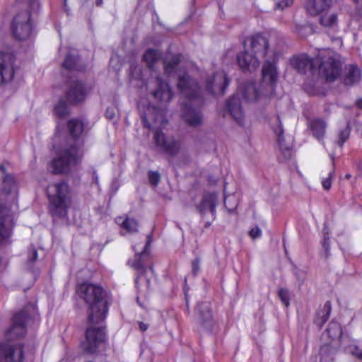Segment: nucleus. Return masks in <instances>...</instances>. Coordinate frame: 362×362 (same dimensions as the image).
<instances>
[{
	"label": "nucleus",
	"mask_w": 362,
	"mask_h": 362,
	"mask_svg": "<svg viewBox=\"0 0 362 362\" xmlns=\"http://www.w3.org/2000/svg\"><path fill=\"white\" fill-rule=\"evenodd\" d=\"M218 204V197L216 193H206L204 194L197 205L204 227L209 228L216 218V206Z\"/></svg>",
	"instance_id": "nucleus-11"
},
{
	"label": "nucleus",
	"mask_w": 362,
	"mask_h": 362,
	"mask_svg": "<svg viewBox=\"0 0 362 362\" xmlns=\"http://www.w3.org/2000/svg\"><path fill=\"white\" fill-rule=\"evenodd\" d=\"M275 1L274 10H283L284 8L291 6L293 0H274Z\"/></svg>",
	"instance_id": "nucleus-40"
},
{
	"label": "nucleus",
	"mask_w": 362,
	"mask_h": 362,
	"mask_svg": "<svg viewBox=\"0 0 362 362\" xmlns=\"http://www.w3.org/2000/svg\"><path fill=\"white\" fill-rule=\"evenodd\" d=\"M192 269L193 274L196 275L199 270V259L198 258L192 262Z\"/></svg>",
	"instance_id": "nucleus-47"
},
{
	"label": "nucleus",
	"mask_w": 362,
	"mask_h": 362,
	"mask_svg": "<svg viewBox=\"0 0 362 362\" xmlns=\"http://www.w3.org/2000/svg\"><path fill=\"white\" fill-rule=\"evenodd\" d=\"M310 128L314 136L318 140L322 139L326 132L327 124L321 119H315L310 122Z\"/></svg>",
	"instance_id": "nucleus-30"
},
{
	"label": "nucleus",
	"mask_w": 362,
	"mask_h": 362,
	"mask_svg": "<svg viewBox=\"0 0 362 362\" xmlns=\"http://www.w3.org/2000/svg\"><path fill=\"white\" fill-rule=\"evenodd\" d=\"M292 66L301 74H310L313 75L317 68V57L310 58L307 54H301L293 57L291 62Z\"/></svg>",
	"instance_id": "nucleus-18"
},
{
	"label": "nucleus",
	"mask_w": 362,
	"mask_h": 362,
	"mask_svg": "<svg viewBox=\"0 0 362 362\" xmlns=\"http://www.w3.org/2000/svg\"><path fill=\"white\" fill-rule=\"evenodd\" d=\"M295 275L300 284H302L305 279V273L302 270L296 269L295 271Z\"/></svg>",
	"instance_id": "nucleus-45"
},
{
	"label": "nucleus",
	"mask_w": 362,
	"mask_h": 362,
	"mask_svg": "<svg viewBox=\"0 0 362 362\" xmlns=\"http://www.w3.org/2000/svg\"><path fill=\"white\" fill-rule=\"evenodd\" d=\"M328 336L332 340L339 339L342 336V329L339 323L332 321L326 329Z\"/></svg>",
	"instance_id": "nucleus-34"
},
{
	"label": "nucleus",
	"mask_w": 362,
	"mask_h": 362,
	"mask_svg": "<svg viewBox=\"0 0 362 362\" xmlns=\"http://www.w3.org/2000/svg\"><path fill=\"white\" fill-rule=\"evenodd\" d=\"M189 288L185 286V299L186 304V312L187 314L189 313V295L188 293Z\"/></svg>",
	"instance_id": "nucleus-46"
},
{
	"label": "nucleus",
	"mask_w": 362,
	"mask_h": 362,
	"mask_svg": "<svg viewBox=\"0 0 362 362\" xmlns=\"http://www.w3.org/2000/svg\"><path fill=\"white\" fill-rule=\"evenodd\" d=\"M229 81V78L224 72L216 73L212 78L207 80L206 88L207 91L212 95L218 93L223 95Z\"/></svg>",
	"instance_id": "nucleus-19"
},
{
	"label": "nucleus",
	"mask_w": 362,
	"mask_h": 362,
	"mask_svg": "<svg viewBox=\"0 0 362 362\" xmlns=\"http://www.w3.org/2000/svg\"><path fill=\"white\" fill-rule=\"evenodd\" d=\"M87 93L88 90L83 83L73 81L66 92V98L69 104L77 105L85 100Z\"/></svg>",
	"instance_id": "nucleus-16"
},
{
	"label": "nucleus",
	"mask_w": 362,
	"mask_h": 362,
	"mask_svg": "<svg viewBox=\"0 0 362 362\" xmlns=\"http://www.w3.org/2000/svg\"><path fill=\"white\" fill-rule=\"evenodd\" d=\"M278 296L281 302L288 307L290 304V295L288 290L284 288H280L278 291Z\"/></svg>",
	"instance_id": "nucleus-38"
},
{
	"label": "nucleus",
	"mask_w": 362,
	"mask_h": 362,
	"mask_svg": "<svg viewBox=\"0 0 362 362\" xmlns=\"http://www.w3.org/2000/svg\"><path fill=\"white\" fill-rule=\"evenodd\" d=\"M103 4V0H95V5L97 6H100Z\"/></svg>",
	"instance_id": "nucleus-56"
},
{
	"label": "nucleus",
	"mask_w": 362,
	"mask_h": 362,
	"mask_svg": "<svg viewBox=\"0 0 362 362\" xmlns=\"http://www.w3.org/2000/svg\"><path fill=\"white\" fill-rule=\"evenodd\" d=\"M249 234L251 236V238H259L261 236L262 231H261V230H260V228L259 227L256 226L255 228H252L250 230Z\"/></svg>",
	"instance_id": "nucleus-44"
},
{
	"label": "nucleus",
	"mask_w": 362,
	"mask_h": 362,
	"mask_svg": "<svg viewBox=\"0 0 362 362\" xmlns=\"http://www.w3.org/2000/svg\"><path fill=\"white\" fill-rule=\"evenodd\" d=\"M237 62L244 72H252L259 66L258 57L247 50L237 55Z\"/></svg>",
	"instance_id": "nucleus-23"
},
{
	"label": "nucleus",
	"mask_w": 362,
	"mask_h": 362,
	"mask_svg": "<svg viewBox=\"0 0 362 362\" xmlns=\"http://www.w3.org/2000/svg\"><path fill=\"white\" fill-rule=\"evenodd\" d=\"M103 322V321L99 323H89L90 325L86 331V339L82 343L83 349L86 352L95 353L99 346L105 341V332Z\"/></svg>",
	"instance_id": "nucleus-10"
},
{
	"label": "nucleus",
	"mask_w": 362,
	"mask_h": 362,
	"mask_svg": "<svg viewBox=\"0 0 362 362\" xmlns=\"http://www.w3.org/2000/svg\"><path fill=\"white\" fill-rule=\"evenodd\" d=\"M71 138L58 151L55 158L50 162L48 169L55 175L68 174L72 168L78 165L83 157V141L80 139L83 131L81 121L72 119L67 124Z\"/></svg>",
	"instance_id": "nucleus-1"
},
{
	"label": "nucleus",
	"mask_w": 362,
	"mask_h": 362,
	"mask_svg": "<svg viewBox=\"0 0 362 362\" xmlns=\"http://www.w3.org/2000/svg\"><path fill=\"white\" fill-rule=\"evenodd\" d=\"M357 105L359 108H362V99H359L357 101Z\"/></svg>",
	"instance_id": "nucleus-58"
},
{
	"label": "nucleus",
	"mask_w": 362,
	"mask_h": 362,
	"mask_svg": "<svg viewBox=\"0 0 362 362\" xmlns=\"http://www.w3.org/2000/svg\"><path fill=\"white\" fill-rule=\"evenodd\" d=\"M225 206L227 207L226 200L224 201Z\"/></svg>",
	"instance_id": "nucleus-61"
},
{
	"label": "nucleus",
	"mask_w": 362,
	"mask_h": 362,
	"mask_svg": "<svg viewBox=\"0 0 362 362\" xmlns=\"http://www.w3.org/2000/svg\"><path fill=\"white\" fill-rule=\"evenodd\" d=\"M177 79H178L177 84V88L181 89V76L180 75H178Z\"/></svg>",
	"instance_id": "nucleus-55"
},
{
	"label": "nucleus",
	"mask_w": 362,
	"mask_h": 362,
	"mask_svg": "<svg viewBox=\"0 0 362 362\" xmlns=\"http://www.w3.org/2000/svg\"><path fill=\"white\" fill-rule=\"evenodd\" d=\"M0 170L3 173V177L5 176V175H7L6 174V167H5V165L4 164H1L0 165Z\"/></svg>",
	"instance_id": "nucleus-54"
},
{
	"label": "nucleus",
	"mask_w": 362,
	"mask_h": 362,
	"mask_svg": "<svg viewBox=\"0 0 362 362\" xmlns=\"http://www.w3.org/2000/svg\"><path fill=\"white\" fill-rule=\"evenodd\" d=\"M141 118L144 127L148 129H151L152 126L163 127L168 122L164 117L163 110L156 106H148Z\"/></svg>",
	"instance_id": "nucleus-14"
},
{
	"label": "nucleus",
	"mask_w": 362,
	"mask_h": 362,
	"mask_svg": "<svg viewBox=\"0 0 362 362\" xmlns=\"http://www.w3.org/2000/svg\"><path fill=\"white\" fill-rule=\"evenodd\" d=\"M352 354L357 357L359 360L362 361V350L358 346H355L351 351Z\"/></svg>",
	"instance_id": "nucleus-48"
},
{
	"label": "nucleus",
	"mask_w": 362,
	"mask_h": 362,
	"mask_svg": "<svg viewBox=\"0 0 362 362\" xmlns=\"http://www.w3.org/2000/svg\"><path fill=\"white\" fill-rule=\"evenodd\" d=\"M341 66L339 56L332 50H322L317 56L319 73L327 81H333L339 76Z\"/></svg>",
	"instance_id": "nucleus-7"
},
{
	"label": "nucleus",
	"mask_w": 362,
	"mask_h": 362,
	"mask_svg": "<svg viewBox=\"0 0 362 362\" xmlns=\"http://www.w3.org/2000/svg\"><path fill=\"white\" fill-rule=\"evenodd\" d=\"M63 1H64V11H65L67 14H69V10H70V9H69V7H68V6H67V0H63Z\"/></svg>",
	"instance_id": "nucleus-53"
},
{
	"label": "nucleus",
	"mask_w": 362,
	"mask_h": 362,
	"mask_svg": "<svg viewBox=\"0 0 362 362\" xmlns=\"http://www.w3.org/2000/svg\"><path fill=\"white\" fill-rule=\"evenodd\" d=\"M346 178H349V177H350V175L347 174V175H346Z\"/></svg>",
	"instance_id": "nucleus-60"
},
{
	"label": "nucleus",
	"mask_w": 362,
	"mask_h": 362,
	"mask_svg": "<svg viewBox=\"0 0 362 362\" xmlns=\"http://www.w3.org/2000/svg\"><path fill=\"white\" fill-rule=\"evenodd\" d=\"M156 82L157 88L153 92V97L160 102H169L173 98V93L168 84L163 81L160 77H156Z\"/></svg>",
	"instance_id": "nucleus-25"
},
{
	"label": "nucleus",
	"mask_w": 362,
	"mask_h": 362,
	"mask_svg": "<svg viewBox=\"0 0 362 362\" xmlns=\"http://www.w3.org/2000/svg\"><path fill=\"white\" fill-rule=\"evenodd\" d=\"M93 178L95 180V183L98 184V177L95 172L93 173Z\"/></svg>",
	"instance_id": "nucleus-57"
},
{
	"label": "nucleus",
	"mask_w": 362,
	"mask_h": 362,
	"mask_svg": "<svg viewBox=\"0 0 362 362\" xmlns=\"http://www.w3.org/2000/svg\"><path fill=\"white\" fill-rule=\"evenodd\" d=\"M115 115V110L112 107H108L107 108L106 111H105V116L107 119H112L114 118Z\"/></svg>",
	"instance_id": "nucleus-49"
},
{
	"label": "nucleus",
	"mask_w": 362,
	"mask_h": 362,
	"mask_svg": "<svg viewBox=\"0 0 362 362\" xmlns=\"http://www.w3.org/2000/svg\"><path fill=\"white\" fill-rule=\"evenodd\" d=\"M38 257L37 250V249L31 245L27 252V258L25 259V264L27 269L30 271L34 272V265L36 263Z\"/></svg>",
	"instance_id": "nucleus-33"
},
{
	"label": "nucleus",
	"mask_w": 362,
	"mask_h": 362,
	"mask_svg": "<svg viewBox=\"0 0 362 362\" xmlns=\"http://www.w3.org/2000/svg\"><path fill=\"white\" fill-rule=\"evenodd\" d=\"M54 112L60 117H65L69 114L68 105L63 99H60L56 105Z\"/></svg>",
	"instance_id": "nucleus-37"
},
{
	"label": "nucleus",
	"mask_w": 362,
	"mask_h": 362,
	"mask_svg": "<svg viewBox=\"0 0 362 362\" xmlns=\"http://www.w3.org/2000/svg\"><path fill=\"white\" fill-rule=\"evenodd\" d=\"M346 70L347 73L344 79V82L346 85L351 86L359 81L361 71L357 66L349 65Z\"/></svg>",
	"instance_id": "nucleus-31"
},
{
	"label": "nucleus",
	"mask_w": 362,
	"mask_h": 362,
	"mask_svg": "<svg viewBox=\"0 0 362 362\" xmlns=\"http://www.w3.org/2000/svg\"><path fill=\"white\" fill-rule=\"evenodd\" d=\"M271 127L274 133L276 136L277 141L282 155L286 160L290 159L293 156V151L289 146H287L284 143V138L283 125L278 115L273 118Z\"/></svg>",
	"instance_id": "nucleus-20"
},
{
	"label": "nucleus",
	"mask_w": 362,
	"mask_h": 362,
	"mask_svg": "<svg viewBox=\"0 0 362 362\" xmlns=\"http://www.w3.org/2000/svg\"><path fill=\"white\" fill-rule=\"evenodd\" d=\"M332 5V0H308L306 11L311 16L326 13Z\"/></svg>",
	"instance_id": "nucleus-24"
},
{
	"label": "nucleus",
	"mask_w": 362,
	"mask_h": 362,
	"mask_svg": "<svg viewBox=\"0 0 362 362\" xmlns=\"http://www.w3.org/2000/svg\"><path fill=\"white\" fill-rule=\"evenodd\" d=\"M0 359L2 362H23V346L7 340L0 342Z\"/></svg>",
	"instance_id": "nucleus-13"
},
{
	"label": "nucleus",
	"mask_w": 362,
	"mask_h": 362,
	"mask_svg": "<svg viewBox=\"0 0 362 362\" xmlns=\"http://www.w3.org/2000/svg\"><path fill=\"white\" fill-rule=\"evenodd\" d=\"M226 108L236 122L240 126L243 125L245 114L239 96H231L226 102Z\"/></svg>",
	"instance_id": "nucleus-22"
},
{
	"label": "nucleus",
	"mask_w": 362,
	"mask_h": 362,
	"mask_svg": "<svg viewBox=\"0 0 362 362\" xmlns=\"http://www.w3.org/2000/svg\"><path fill=\"white\" fill-rule=\"evenodd\" d=\"M333 173H334L330 172L329 174V177L325 179L322 181V186H323L324 189H326V190L329 189L330 187H331V185H332V176H333Z\"/></svg>",
	"instance_id": "nucleus-43"
},
{
	"label": "nucleus",
	"mask_w": 362,
	"mask_h": 362,
	"mask_svg": "<svg viewBox=\"0 0 362 362\" xmlns=\"http://www.w3.org/2000/svg\"><path fill=\"white\" fill-rule=\"evenodd\" d=\"M322 16L320 18V23L327 28H333L337 25V14L336 13H329L327 14V12L321 14Z\"/></svg>",
	"instance_id": "nucleus-36"
},
{
	"label": "nucleus",
	"mask_w": 362,
	"mask_h": 362,
	"mask_svg": "<svg viewBox=\"0 0 362 362\" xmlns=\"http://www.w3.org/2000/svg\"><path fill=\"white\" fill-rule=\"evenodd\" d=\"M15 56L0 51V84L11 81L14 76Z\"/></svg>",
	"instance_id": "nucleus-15"
},
{
	"label": "nucleus",
	"mask_w": 362,
	"mask_h": 362,
	"mask_svg": "<svg viewBox=\"0 0 362 362\" xmlns=\"http://www.w3.org/2000/svg\"><path fill=\"white\" fill-rule=\"evenodd\" d=\"M350 131L348 128H345L339 132V140L337 141L338 145L341 147L344 142L349 137Z\"/></svg>",
	"instance_id": "nucleus-41"
},
{
	"label": "nucleus",
	"mask_w": 362,
	"mask_h": 362,
	"mask_svg": "<svg viewBox=\"0 0 362 362\" xmlns=\"http://www.w3.org/2000/svg\"><path fill=\"white\" fill-rule=\"evenodd\" d=\"M139 328L142 332L146 331L148 329V325L142 322H139Z\"/></svg>",
	"instance_id": "nucleus-51"
},
{
	"label": "nucleus",
	"mask_w": 362,
	"mask_h": 362,
	"mask_svg": "<svg viewBox=\"0 0 362 362\" xmlns=\"http://www.w3.org/2000/svg\"><path fill=\"white\" fill-rule=\"evenodd\" d=\"M116 222L129 233L137 231L138 224L133 218L127 217L124 219L122 217H119L116 219Z\"/></svg>",
	"instance_id": "nucleus-35"
},
{
	"label": "nucleus",
	"mask_w": 362,
	"mask_h": 362,
	"mask_svg": "<svg viewBox=\"0 0 362 362\" xmlns=\"http://www.w3.org/2000/svg\"><path fill=\"white\" fill-rule=\"evenodd\" d=\"M153 140L158 150L168 156L169 163L175 172V175L178 177L177 165L180 163V159H176V156L180 150L179 140L175 139L173 136H165L159 129L155 130Z\"/></svg>",
	"instance_id": "nucleus-8"
},
{
	"label": "nucleus",
	"mask_w": 362,
	"mask_h": 362,
	"mask_svg": "<svg viewBox=\"0 0 362 362\" xmlns=\"http://www.w3.org/2000/svg\"><path fill=\"white\" fill-rule=\"evenodd\" d=\"M250 41L253 54L265 59V63L262 69V84L268 86L269 90H272L278 79L276 66L277 55L269 48V40L266 36L258 33L252 36Z\"/></svg>",
	"instance_id": "nucleus-4"
},
{
	"label": "nucleus",
	"mask_w": 362,
	"mask_h": 362,
	"mask_svg": "<svg viewBox=\"0 0 362 362\" xmlns=\"http://www.w3.org/2000/svg\"><path fill=\"white\" fill-rule=\"evenodd\" d=\"M136 300H137V303L139 304L140 306L144 307L143 305L141 304L140 302H139V296H137Z\"/></svg>",
	"instance_id": "nucleus-59"
},
{
	"label": "nucleus",
	"mask_w": 362,
	"mask_h": 362,
	"mask_svg": "<svg viewBox=\"0 0 362 362\" xmlns=\"http://www.w3.org/2000/svg\"><path fill=\"white\" fill-rule=\"evenodd\" d=\"M143 59L149 69H153L160 60V56L157 51L149 49L144 53Z\"/></svg>",
	"instance_id": "nucleus-32"
},
{
	"label": "nucleus",
	"mask_w": 362,
	"mask_h": 362,
	"mask_svg": "<svg viewBox=\"0 0 362 362\" xmlns=\"http://www.w3.org/2000/svg\"><path fill=\"white\" fill-rule=\"evenodd\" d=\"M47 193L50 215L54 218L66 217L71 202L69 185L65 182L51 184L47 187Z\"/></svg>",
	"instance_id": "nucleus-5"
},
{
	"label": "nucleus",
	"mask_w": 362,
	"mask_h": 362,
	"mask_svg": "<svg viewBox=\"0 0 362 362\" xmlns=\"http://www.w3.org/2000/svg\"><path fill=\"white\" fill-rule=\"evenodd\" d=\"M63 67L69 71H82L86 66L81 63L80 59L76 54L68 53L63 63Z\"/></svg>",
	"instance_id": "nucleus-27"
},
{
	"label": "nucleus",
	"mask_w": 362,
	"mask_h": 362,
	"mask_svg": "<svg viewBox=\"0 0 362 362\" xmlns=\"http://www.w3.org/2000/svg\"><path fill=\"white\" fill-rule=\"evenodd\" d=\"M332 310V304L327 300L323 307L317 312V317L315 320L316 325L321 328L328 320Z\"/></svg>",
	"instance_id": "nucleus-29"
},
{
	"label": "nucleus",
	"mask_w": 362,
	"mask_h": 362,
	"mask_svg": "<svg viewBox=\"0 0 362 362\" xmlns=\"http://www.w3.org/2000/svg\"><path fill=\"white\" fill-rule=\"evenodd\" d=\"M17 194V184L15 181L14 177L11 175H5L2 177L1 184V192L0 194V207L6 208L9 209L11 213L13 216V220L15 219L14 214L11 210L10 207L6 204V197L11 196L12 199H14ZM15 223V221H13Z\"/></svg>",
	"instance_id": "nucleus-17"
},
{
	"label": "nucleus",
	"mask_w": 362,
	"mask_h": 362,
	"mask_svg": "<svg viewBox=\"0 0 362 362\" xmlns=\"http://www.w3.org/2000/svg\"><path fill=\"white\" fill-rule=\"evenodd\" d=\"M242 95L247 102H255L259 100L263 93L258 90L253 82L245 83L243 87Z\"/></svg>",
	"instance_id": "nucleus-26"
},
{
	"label": "nucleus",
	"mask_w": 362,
	"mask_h": 362,
	"mask_svg": "<svg viewBox=\"0 0 362 362\" xmlns=\"http://www.w3.org/2000/svg\"><path fill=\"white\" fill-rule=\"evenodd\" d=\"M322 247L325 250V257L328 258V257L330 255V247H329V237L325 235L324 240L322 243Z\"/></svg>",
	"instance_id": "nucleus-42"
},
{
	"label": "nucleus",
	"mask_w": 362,
	"mask_h": 362,
	"mask_svg": "<svg viewBox=\"0 0 362 362\" xmlns=\"http://www.w3.org/2000/svg\"><path fill=\"white\" fill-rule=\"evenodd\" d=\"M148 178L150 184L156 187L160 181V175L158 171L149 170L148 173Z\"/></svg>",
	"instance_id": "nucleus-39"
},
{
	"label": "nucleus",
	"mask_w": 362,
	"mask_h": 362,
	"mask_svg": "<svg viewBox=\"0 0 362 362\" xmlns=\"http://www.w3.org/2000/svg\"><path fill=\"white\" fill-rule=\"evenodd\" d=\"M29 2L33 10L39 8L40 3L38 0H30Z\"/></svg>",
	"instance_id": "nucleus-50"
},
{
	"label": "nucleus",
	"mask_w": 362,
	"mask_h": 362,
	"mask_svg": "<svg viewBox=\"0 0 362 362\" xmlns=\"http://www.w3.org/2000/svg\"><path fill=\"white\" fill-rule=\"evenodd\" d=\"M35 314L36 308L32 304L25 306L16 313L13 317L12 325L6 333L7 341L23 337L26 333L27 322L30 318L34 317Z\"/></svg>",
	"instance_id": "nucleus-9"
},
{
	"label": "nucleus",
	"mask_w": 362,
	"mask_h": 362,
	"mask_svg": "<svg viewBox=\"0 0 362 362\" xmlns=\"http://www.w3.org/2000/svg\"><path fill=\"white\" fill-rule=\"evenodd\" d=\"M180 62V57L179 54L171 57H165L163 60L164 72L168 76H171L175 74L178 69Z\"/></svg>",
	"instance_id": "nucleus-28"
},
{
	"label": "nucleus",
	"mask_w": 362,
	"mask_h": 362,
	"mask_svg": "<svg viewBox=\"0 0 362 362\" xmlns=\"http://www.w3.org/2000/svg\"><path fill=\"white\" fill-rule=\"evenodd\" d=\"M353 1L354 3H356L358 6L360 5L361 0H353ZM361 1H362V0H361ZM358 13H359V16L361 17H362V4H361V7L360 8H358Z\"/></svg>",
	"instance_id": "nucleus-52"
},
{
	"label": "nucleus",
	"mask_w": 362,
	"mask_h": 362,
	"mask_svg": "<svg viewBox=\"0 0 362 362\" xmlns=\"http://www.w3.org/2000/svg\"><path fill=\"white\" fill-rule=\"evenodd\" d=\"M196 314L200 324L207 330L211 331L215 324L209 302L199 303L196 308Z\"/></svg>",
	"instance_id": "nucleus-21"
},
{
	"label": "nucleus",
	"mask_w": 362,
	"mask_h": 362,
	"mask_svg": "<svg viewBox=\"0 0 362 362\" xmlns=\"http://www.w3.org/2000/svg\"><path fill=\"white\" fill-rule=\"evenodd\" d=\"M203 103L199 83L182 72V119L188 126H202L203 116L200 107Z\"/></svg>",
	"instance_id": "nucleus-2"
},
{
	"label": "nucleus",
	"mask_w": 362,
	"mask_h": 362,
	"mask_svg": "<svg viewBox=\"0 0 362 362\" xmlns=\"http://www.w3.org/2000/svg\"><path fill=\"white\" fill-rule=\"evenodd\" d=\"M11 28L13 34L17 40H27L32 33L30 12L23 11L16 15L13 18Z\"/></svg>",
	"instance_id": "nucleus-12"
},
{
	"label": "nucleus",
	"mask_w": 362,
	"mask_h": 362,
	"mask_svg": "<svg viewBox=\"0 0 362 362\" xmlns=\"http://www.w3.org/2000/svg\"><path fill=\"white\" fill-rule=\"evenodd\" d=\"M77 293L88 306V323H99L105 319L109 305L107 292L99 285L83 283L77 288Z\"/></svg>",
	"instance_id": "nucleus-3"
},
{
	"label": "nucleus",
	"mask_w": 362,
	"mask_h": 362,
	"mask_svg": "<svg viewBox=\"0 0 362 362\" xmlns=\"http://www.w3.org/2000/svg\"><path fill=\"white\" fill-rule=\"evenodd\" d=\"M153 240V232L146 237V242L141 252H136L134 258L128 261V264L136 272L135 286L138 293L141 295L145 294L150 291V280L146 277L147 262L150 259L148 247Z\"/></svg>",
	"instance_id": "nucleus-6"
}]
</instances>
